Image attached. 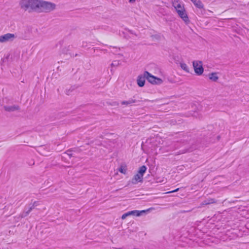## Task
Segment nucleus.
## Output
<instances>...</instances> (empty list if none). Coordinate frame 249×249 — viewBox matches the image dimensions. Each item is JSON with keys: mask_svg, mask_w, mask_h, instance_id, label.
<instances>
[{"mask_svg": "<svg viewBox=\"0 0 249 249\" xmlns=\"http://www.w3.org/2000/svg\"><path fill=\"white\" fill-rule=\"evenodd\" d=\"M55 7L56 5L53 3L43 0H38L36 12L49 13L54 10Z\"/></svg>", "mask_w": 249, "mask_h": 249, "instance_id": "f257e3e1", "label": "nucleus"}, {"mask_svg": "<svg viewBox=\"0 0 249 249\" xmlns=\"http://www.w3.org/2000/svg\"><path fill=\"white\" fill-rule=\"evenodd\" d=\"M38 0H20L19 5L21 9L24 11H36Z\"/></svg>", "mask_w": 249, "mask_h": 249, "instance_id": "f03ea898", "label": "nucleus"}, {"mask_svg": "<svg viewBox=\"0 0 249 249\" xmlns=\"http://www.w3.org/2000/svg\"><path fill=\"white\" fill-rule=\"evenodd\" d=\"M144 76L148 81L152 84H160L162 83V80L158 77H157L147 71H144Z\"/></svg>", "mask_w": 249, "mask_h": 249, "instance_id": "7ed1b4c3", "label": "nucleus"}, {"mask_svg": "<svg viewBox=\"0 0 249 249\" xmlns=\"http://www.w3.org/2000/svg\"><path fill=\"white\" fill-rule=\"evenodd\" d=\"M193 65L194 67V69L195 70V72L197 75H201L204 69L202 66V62L200 61H194L193 62Z\"/></svg>", "mask_w": 249, "mask_h": 249, "instance_id": "20e7f679", "label": "nucleus"}, {"mask_svg": "<svg viewBox=\"0 0 249 249\" xmlns=\"http://www.w3.org/2000/svg\"><path fill=\"white\" fill-rule=\"evenodd\" d=\"M177 12L179 16L183 20V21L187 23L189 22V19L187 14L186 13L184 9H177Z\"/></svg>", "mask_w": 249, "mask_h": 249, "instance_id": "39448f33", "label": "nucleus"}, {"mask_svg": "<svg viewBox=\"0 0 249 249\" xmlns=\"http://www.w3.org/2000/svg\"><path fill=\"white\" fill-rule=\"evenodd\" d=\"M15 35L13 34L7 33L0 36V42H4L9 40L11 38H14Z\"/></svg>", "mask_w": 249, "mask_h": 249, "instance_id": "423d86ee", "label": "nucleus"}, {"mask_svg": "<svg viewBox=\"0 0 249 249\" xmlns=\"http://www.w3.org/2000/svg\"><path fill=\"white\" fill-rule=\"evenodd\" d=\"M143 182V178L141 177L140 175L137 173L136 175L134 176L133 178L131 180V183L133 184H137L139 182Z\"/></svg>", "mask_w": 249, "mask_h": 249, "instance_id": "0eeeda50", "label": "nucleus"}, {"mask_svg": "<svg viewBox=\"0 0 249 249\" xmlns=\"http://www.w3.org/2000/svg\"><path fill=\"white\" fill-rule=\"evenodd\" d=\"M145 77L144 76V72L143 73V75H140L138 76L137 78V84L140 87H143L144 86L145 82Z\"/></svg>", "mask_w": 249, "mask_h": 249, "instance_id": "6e6552de", "label": "nucleus"}, {"mask_svg": "<svg viewBox=\"0 0 249 249\" xmlns=\"http://www.w3.org/2000/svg\"><path fill=\"white\" fill-rule=\"evenodd\" d=\"M3 108L5 111L8 112H13L20 109V107L18 105L4 106Z\"/></svg>", "mask_w": 249, "mask_h": 249, "instance_id": "1a4fd4ad", "label": "nucleus"}, {"mask_svg": "<svg viewBox=\"0 0 249 249\" xmlns=\"http://www.w3.org/2000/svg\"><path fill=\"white\" fill-rule=\"evenodd\" d=\"M209 78L213 82H216L218 79V76L216 72H212L208 75Z\"/></svg>", "mask_w": 249, "mask_h": 249, "instance_id": "9d476101", "label": "nucleus"}, {"mask_svg": "<svg viewBox=\"0 0 249 249\" xmlns=\"http://www.w3.org/2000/svg\"><path fill=\"white\" fill-rule=\"evenodd\" d=\"M147 167L145 165L140 167L137 172V173L143 178L144 174L145 173Z\"/></svg>", "mask_w": 249, "mask_h": 249, "instance_id": "9b49d317", "label": "nucleus"}, {"mask_svg": "<svg viewBox=\"0 0 249 249\" xmlns=\"http://www.w3.org/2000/svg\"><path fill=\"white\" fill-rule=\"evenodd\" d=\"M216 202V200L214 198H208L204 200L201 204L202 205H207L211 204H213Z\"/></svg>", "mask_w": 249, "mask_h": 249, "instance_id": "f8f14e48", "label": "nucleus"}, {"mask_svg": "<svg viewBox=\"0 0 249 249\" xmlns=\"http://www.w3.org/2000/svg\"><path fill=\"white\" fill-rule=\"evenodd\" d=\"M140 100H137L133 99H130L128 101H123L121 102L122 105H131L132 103H137L138 102H140Z\"/></svg>", "mask_w": 249, "mask_h": 249, "instance_id": "ddd939ff", "label": "nucleus"}, {"mask_svg": "<svg viewBox=\"0 0 249 249\" xmlns=\"http://www.w3.org/2000/svg\"><path fill=\"white\" fill-rule=\"evenodd\" d=\"M195 4V5L199 8L201 9L203 8V4L200 0H191Z\"/></svg>", "mask_w": 249, "mask_h": 249, "instance_id": "4468645a", "label": "nucleus"}, {"mask_svg": "<svg viewBox=\"0 0 249 249\" xmlns=\"http://www.w3.org/2000/svg\"><path fill=\"white\" fill-rule=\"evenodd\" d=\"M134 212H135V210L129 211L127 213H124L122 216V219H124L126 218V217H127L128 216H130L131 215L136 216L135 213H134Z\"/></svg>", "mask_w": 249, "mask_h": 249, "instance_id": "2eb2a0df", "label": "nucleus"}, {"mask_svg": "<svg viewBox=\"0 0 249 249\" xmlns=\"http://www.w3.org/2000/svg\"><path fill=\"white\" fill-rule=\"evenodd\" d=\"M149 209H148L146 210H142V211L135 210L136 216H141L143 213H145L149 211Z\"/></svg>", "mask_w": 249, "mask_h": 249, "instance_id": "dca6fc26", "label": "nucleus"}, {"mask_svg": "<svg viewBox=\"0 0 249 249\" xmlns=\"http://www.w3.org/2000/svg\"><path fill=\"white\" fill-rule=\"evenodd\" d=\"M77 88V87H76L75 86H71L69 89L66 90V94L68 95H70L71 92L72 91L75 89Z\"/></svg>", "mask_w": 249, "mask_h": 249, "instance_id": "f3484780", "label": "nucleus"}, {"mask_svg": "<svg viewBox=\"0 0 249 249\" xmlns=\"http://www.w3.org/2000/svg\"><path fill=\"white\" fill-rule=\"evenodd\" d=\"M180 67L182 70L185 71L189 72V68L187 66V65L185 63H180Z\"/></svg>", "mask_w": 249, "mask_h": 249, "instance_id": "a211bd4d", "label": "nucleus"}, {"mask_svg": "<svg viewBox=\"0 0 249 249\" xmlns=\"http://www.w3.org/2000/svg\"><path fill=\"white\" fill-rule=\"evenodd\" d=\"M119 171L122 173V174H126V168L125 166L124 167L122 165L121 166L119 169H118Z\"/></svg>", "mask_w": 249, "mask_h": 249, "instance_id": "6ab92c4d", "label": "nucleus"}, {"mask_svg": "<svg viewBox=\"0 0 249 249\" xmlns=\"http://www.w3.org/2000/svg\"><path fill=\"white\" fill-rule=\"evenodd\" d=\"M191 137V136L190 134H188V133H186V135L184 136V139H183V141H186L187 142H190L191 141V139L190 138V137Z\"/></svg>", "mask_w": 249, "mask_h": 249, "instance_id": "aec40b11", "label": "nucleus"}, {"mask_svg": "<svg viewBox=\"0 0 249 249\" xmlns=\"http://www.w3.org/2000/svg\"><path fill=\"white\" fill-rule=\"evenodd\" d=\"M29 213L27 211L25 210L20 214L19 216L21 218H24L26 217Z\"/></svg>", "mask_w": 249, "mask_h": 249, "instance_id": "412c9836", "label": "nucleus"}, {"mask_svg": "<svg viewBox=\"0 0 249 249\" xmlns=\"http://www.w3.org/2000/svg\"><path fill=\"white\" fill-rule=\"evenodd\" d=\"M120 64L119 61H114L110 65L111 67H117Z\"/></svg>", "mask_w": 249, "mask_h": 249, "instance_id": "4be33fe9", "label": "nucleus"}, {"mask_svg": "<svg viewBox=\"0 0 249 249\" xmlns=\"http://www.w3.org/2000/svg\"><path fill=\"white\" fill-rule=\"evenodd\" d=\"M30 207L28 208V209L27 210L29 213L34 209L35 208V206L33 204H30L29 205Z\"/></svg>", "mask_w": 249, "mask_h": 249, "instance_id": "5701e85b", "label": "nucleus"}, {"mask_svg": "<svg viewBox=\"0 0 249 249\" xmlns=\"http://www.w3.org/2000/svg\"><path fill=\"white\" fill-rule=\"evenodd\" d=\"M30 207L28 208V209L27 210L29 213L34 209L35 208V206L33 204H30L29 205Z\"/></svg>", "mask_w": 249, "mask_h": 249, "instance_id": "b1692460", "label": "nucleus"}, {"mask_svg": "<svg viewBox=\"0 0 249 249\" xmlns=\"http://www.w3.org/2000/svg\"><path fill=\"white\" fill-rule=\"evenodd\" d=\"M65 153L67 154L68 156H69L70 158L73 156L71 150H67Z\"/></svg>", "mask_w": 249, "mask_h": 249, "instance_id": "393cba45", "label": "nucleus"}, {"mask_svg": "<svg viewBox=\"0 0 249 249\" xmlns=\"http://www.w3.org/2000/svg\"><path fill=\"white\" fill-rule=\"evenodd\" d=\"M69 51V49L68 48H64L62 49V53H65V54H67L68 53V52Z\"/></svg>", "mask_w": 249, "mask_h": 249, "instance_id": "a878e982", "label": "nucleus"}, {"mask_svg": "<svg viewBox=\"0 0 249 249\" xmlns=\"http://www.w3.org/2000/svg\"><path fill=\"white\" fill-rule=\"evenodd\" d=\"M175 7L176 9V10L177 9V8H181V9H182L180 3H178L176 6H175Z\"/></svg>", "mask_w": 249, "mask_h": 249, "instance_id": "bb28decb", "label": "nucleus"}, {"mask_svg": "<svg viewBox=\"0 0 249 249\" xmlns=\"http://www.w3.org/2000/svg\"><path fill=\"white\" fill-rule=\"evenodd\" d=\"M35 207H36L39 205V203L38 201H35L33 203H32Z\"/></svg>", "mask_w": 249, "mask_h": 249, "instance_id": "cd10ccee", "label": "nucleus"}, {"mask_svg": "<svg viewBox=\"0 0 249 249\" xmlns=\"http://www.w3.org/2000/svg\"><path fill=\"white\" fill-rule=\"evenodd\" d=\"M179 190V188H177L174 190H173V191H170V192H168L167 193H166L167 194H168V193H174V192H176L177 191H178Z\"/></svg>", "mask_w": 249, "mask_h": 249, "instance_id": "c85d7f7f", "label": "nucleus"}, {"mask_svg": "<svg viewBox=\"0 0 249 249\" xmlns=\"http://www.w3.org/2000/svg\"><path fill=\"white\" fill-rule=\"evenodd\" d=\"M129 32L131 34H134V35H135V36H137V35H136V34H134V33H133V32L132 30H129Z\"/></svg>", "mask_w": 249, "mask_h": 249, "instance_id": "c756f323", "label": "nucleus"}, {"mask_svg": "<svg viewBox=\"0 0 249 249\" xmlns=\"http://www.w3.org/2000/svg\"><path fill=\"white\" fill-rule=\"evenodd\" d=\"M220 138V136H217V141L219 140Z\"/></svg>", "mask_w": 249, "mask_h": 249, "instance_id": "7c9ffc66", "label": "nucleus"}, {"mask_svg": "<svg viewBox=\"0 0 249 249\" xmlns=\"http://www.w3.org/2000/svg\"><path fill=\"white\" fill-rule=\"evenodd\" d=\"M136 0H129V2H134Z\"/></svg>", "mask_w": 249, "mask_h": 249, "instance_id": "2f4dec72", "label": "nucleus"}]
</instances>
